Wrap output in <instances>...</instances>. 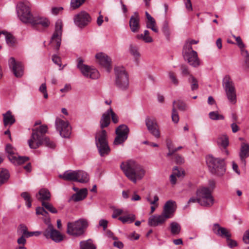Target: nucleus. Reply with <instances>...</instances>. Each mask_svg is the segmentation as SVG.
Wrapping results in <instances>:
<instances>
[{
	"instance_id": "56",
	"label": "nucleus",
	"mask_w": 249,
	"mask_h": 249,
	"mask_svg": "<svg viewBox=\"0 0 249 249\" xmlns=\"http://www.w3.org/2000/svg\"><path fill=\"white\" fill-rule=\"evenodd\" d=\"M232 36L235 39L237 42V45L240 48H243L245 47V45L242 42V39L240 36H236L234 35H232Z\"/></svg>"
},
{
	"instance_id": "25",
	"label": "nucleus",
	"mask_w": 249,
	"mask_h": 249,
	"mask_svg": "<svg viewBox=\"0 0 249 249\" xmlns=\"http://www.w3.org/2000/svg\"><path fill=\"white\" fill-rule=\"evenodd\" d=\"M128 52L133 57L134 62L137 64H139L141 56L139 47L136 45L130 44L129 46Z\"/></svg>"
},
{
	"instance_id": "18",
	"label": "nucleus",
	"mask_w": 249,
	"mask_h": 249,
	"mask_svg": "<svg viewBox=\"0 0 249 249\" xmlns=\"http://www.w3.org/2000/svg\"><path fill=\"white\" fill-rule=\"evenodd\" d=\"M176 208L175 201L169 200L164 204L161 213L168 219L173 217Z\"/></svg>"
},
{
	"instance_id": "42",
	"label": "nucleus",
	"mask_w": 249,
	"mask_h": 249,
	"mask_svg": "<svg viewBox=\"0 0 249 249\" xmlns=\"http://www.w3.org/2000/svg\"><path fill=\"white\" fill-rule=\"evenodd\" d=\"M146 27L151 29L155 33H158L159 32V29L155 19L147 21L146 22Z\"/></svg>"
},
{
	"instance_id": "34",
	"label": "nucleus",
	"mask_w": 249,
	"mask_h": 249,
	"mask_svg": "<svg viewBox=\"0 0 249 249\" xmlns=\"http://www.w3.org/2000/svg\"><path fill=\"white\" fill-rule=\"evenodd\" d=\"M170 229L172 234L176 235L179 234L181 231V226L178 223L174 221L171 222Z\"/></svg>"
},
{
	"instance_id": "23",
	"label": "nucleus",
	"mask_w": 249,
	"mask_h": 249,
	"mask_svg": "<svg viewBox=\"0 0 249 249\" xmlns=\"http://www.w3.org/2000/svg\"><path fill=\"white\" fill-rule=\"evenodd\" d=\"M129 25L132 32L138 33L140 28V18L138 12H135L130 18Z\"/></svg>"
},
{
	"instance_id": "26",
	"label": "nucleus",
	"mask_w": 249,
	"mask_h": 249,
	"mask_svg": "<svg viewBox=\"0 0 249 249\" xmlns=\"http://www.w3.org/2000/svg\"><path fill=\"white\" fill-rule=\"evenodd\" d=\"M240 159L244 165H246V158L249 157V144L245 143H242L241 146L240 152L239 154Z\"/></svg>"
},
{
	"instance_id": "8",
	"label": "nucleus",
	"mask_w": 249,
	"mask_h": 249,
	"mask_svg": "<svg viewBox=\"0 0 249 249\" xmlns=\"http://www.w3.org/2000/svg\"><path fill=\"white\" fill-rule=\"evenodd\" d=\"M196 195L198 197V204L201 206L211 207L214 203L212 192L208 187L199 188L196 191Z\"/></svg>"
},
{
	"instance_id": "57",
	"label": "nucleus",
	"mask_w": 249,
	"mask_h": 249,
	"mask_svg": "<svg viewBox=\"0 0 249 249\" xmlns=\"http://www.w3.org/2000/svg\"><path fill=\"white\" fill-rule=\"evenodd\" d=\"M52 60L55 64L58 65L59 67L61 66V58L57 55H53Z\"/></svg>"
},
{
	"instance_id": "12",
	"label": "nucleus",
	"mask_w": 249,
	"mask_h": 249,
	"mask_svg": "<svg viewBox=\"0 0 249 249\" xmlns=\"http://www.w3.org/2000/svg\"><path fill=\"white\" fill-rule=\"evenodd\" d=\"M77 66L82 74L87 78L96 79L100 76V74L96 69L84 64L83 61L81 58L78 59Z\"/></svg>"
},
{
	"instance_id": "59",
	"label": "nucleus",
	"mask_w": 249,
	"mask_h": 249,
	"mask_svg": "<svg viewBox=\"0 0 249 249\" xmlns=\"http://www.w3.org/2000/svg\"><path fill=\"white\" fill-rule=\"evenodd\" d=\"M104 22V16L101 14V11L99 12V16L97 18L96 23L98 26H101Z\"/></svg>"
},
{
	"instance_id": "54",
	"label": "nucleus",
	"mask_w": 249,
	"mask_h": 249,
	"mask_svg": "<svg viewBox=\"0 0 249 249\" xmlns=\"http://www.w3.org/2000/svg\"><path fill=\"white\" fill-rule=\"evenodd\" d=\"M226 242L228 246L230 248H233L238 245L237 242L235 240L231 239V237H228L226 239Z\"/></svg>"
},
{
	"instance_id": "29",
	"label": "nucleus",
	"mask_w": 249,
	"mask_h": 249,
	"mask_svg": "<svg viewBox=\"0 0 249 249\" xmlns=\"http://www.w3.org/2000/svg\"><path fill=\"white\" fill-rule=\"evenodd\" d=\"M88 195V190L87 188L80 189L78 192L73 194L71 199L75 202L79 201L85 199Z\"/></svg>"
},
{
	"instance_id": "15",
	"label": "nucleus",
	"mask_w": 249,
	"mask_h": 249,
	"mask_svg": "<svg viewBox=\"0 0 249 249\" xmlns=\"http://www.w3.org/2000/svg\"><path fill=\"white\" fill-rule=\"evenodd\" d=\"M129 129L124 124L119 126L116 129V137L114 141L115 145H119L123 143L126 140L128 137Z\"/></svg>"
},
{
	"instance_id": "30",
	"label": "nucleus",
	"mask_w": 249,
	"mask_h": 249,
	"mask_svg": "<svg viewBox=\"0 0 249 249\" xmlns=\"http://www.w3.org/2000/svg\"><path fill=\"white\" fill-rule=\"evenodd\" d=\"M77 181L81 183H85L89 181V176L88 174L83 171L78 170L77 171Z\"/></svg>"
},
{
	"instance_id": "27",
	"label": "nucleus",
	"mask_w": 249,
	"mask_h": 249,
	"mask_svg": "<svg viewBox=\"0 0 249 249\" xmlns=\"http://www.w3.org/2000/svg\"><path fill=\"white\" fill-rule=\"evenodd\" d=\"M37 199L41 201L42 203L45 201H48L50 199L51 194L48 190L46 189H40L36 195Z\"/></svg>"
},
{
	"instance_id": "44",
	"label": "nucleus",
	"mask_w": 249,
	"mask_h": 249,
	"mask_svg": "<svg viewBox=\"0 0 249 249\" xmlns=\"http://www.w3.org/2000/svg\"><path fill=\"white\" fill-rule=\"evenodd\" d=\"M42 206L46 209L53 213H57V210L52 205V204L47 202H43Z\"/></svg>"
},
{
	"instance_id": "63",
	"label": "nucleus",
	"mask_w": 249,
	"mask_h": 249,
	"mask_svg": "<svg viewBox=\"0 0 249 249\" xmlns=\"http://www.w3.org/2000/svg\"><path fill=\"white\" fill-rule=\"evenodd\" d=\"M108 221L105 219H101L99 221V225L100 226L103 228L104 230H105L107 226Z\"/></svg>"
},
{
	"instance_id": "10",
	"label": "nucleus",
	"mask_w": 249,
	"mask_h": 249,
	"mask_svg": "<svg viewBox=\"0 0 249 249\" xmlns=\"http://www.w3.org/2000/svg\"><path fill=\"white\" fill-rule=\"evenodd\" d=\"M223 86L225 89L228 100L231 104L236 102V95L234 86L231 79L229 76H226L223 79Z\"/></svg>"
},
{
	"instance_id": "52",
	"label": "nucleus",
	"mask_w": 249,
	"mask_h": 249,
	"mask_svg": "<svg viewBox=\"0 0 249 249\" xmlns=\"http://www.w3.org/2000/svg\"><path fill=\"white\" fill-rule=\"evenodd\" d=\"M39 90L43 94L44 98L45 99L48 98V95L47 91V88L46 84L43 83L41 85L39 88Z\"/></svg>"
},
{
	"instance_id": "6",
	"label": "nucleus",
	"mask_w": 249,
	"mask_h": 249,
	"mask_svg": "<svg viewBox=\"0 0 249 249\" xmlns=\"http://www.w3.org/2000/svg\"><path fill=\"white\" fill-rule=\"evenodd\" d=\"M88 226L87 220L83 218L73 222H69L67 223V233L73 236H80L84 233Z\"/></svg>"
},
{
	"instance_id": "2",
	"label": "nucleus",
	"mask_w": 249,
	"mask_h": 249,
	"mask_svg": "<svg viewBox=\"0 0 249 249\" xmlns=\"http://www.w3.org/2000/svg\"><path fill=\"white\" fill-rule=\"evenodd\" d=\"M17 13L19 20L25 24H30L32 26L41 25L43 27L49 26L50 22L48 19L38 16H34L29 2H19L16 7Z\"/></svg>"
},
{
	"instance_id": "58",
	"label": "nucleus",
	"mask_w": 249,
	"mask_h": 249,
	"mask_svg": "<svg viewBox=\"0 0 249 249\" xmlns=\"http://www.w3.org/2000/svg\"><path fill=\"white\" fill-rule=\"evenodd\" d=\"M162 31L165 35H168L169 34V28L168 23L167 21H164L163 23Z\"/></svg>"
},
{
	"instance_id": "19",
	"label": "nucleus",
	"mask_w": 249,
	"mask_h": 249,
	"mask_svg": "<svg viewBox=\"0 0 249 249\" xmlns=\"http://www.w3.org/2000/svg\"><path fill=\"white\" fill-rule=\"evenodd\" d=\"M43 235L47 239L51 238L55 242H59L63 240L62 235L53 227L50 229H46L43 232Z\"/></svg>"
},
{
	"instance_id": "22",
	"label": "nucleus",
	"mask_w": 249,
	"mask_h": 249,
	"mask_svg": "<svg viewBox=\"0 0 249 249\" xmlns=\"http://www.w3.org/2000/svg\"><path fill=\"white\" fill-rule=\"evenodd\" d=\"M95 57L99 64L106 68L107 71L109 72L111 68L110 58L106 54L103 53H97Z\"/></svg>"
},
{
	"instance_id": "21",
	"label": "nucleus",
	"mask_w": 249,
	"mask_h": 249,
	"mask_svg": "<svg viewBox=\"0 0 249 249\" xmlns=\"http://www.w3.org/2000/svg\"><path fill=\"white\" fill-rule=\"evenodd\" d=\"M167 220L162 213L154 214L149 217L148 224L152 227L161 226L164 224Z\"/></svg>"
},
{
	"instance_id": "37",
	"label": "nucleus",
	"mask_w": 249,
	"mask_h": 249,
	"mask_svg": "<svg viewBox=\"0 0 249 249\" xmlns=\"http://www.w3.org/2000/svg\"><path fill=\"white\" fill-rule=\"evenodd\" d=\"M3 35L5 36L7 44L9 46H13L16 42V39L14 36L6 31H5Z\"/></svg>"
},
{
	"instance_id": "1",
	"label": "nucleus",
	"mask_w": 249,
	"mask_h": 249,
	"mask_svg": "<svg viewBox=\"0 0 249 249\" xmlns=\"http://www.w3.org/2000/svg\"><path fill=\"white\" fill-rule=\"evenodd\" d=\"M112 109L110 108L104 113L100 121L101 130L97 131L95 135V143L100 155L104 157L108 155L110 149L107 141V134L103 128L107 127L110 122V112Z\"/></svg>"
},
{
	"instance_id": "14",
	"label": "nucleus",
	"mask_w": 249,
	"mask_h": 249,
	"mask_svg": "<svg viewBox=\"0 0 249 249\" xmlns=\"http://www.w3.org/2000/svg\"><path fill=\"white\" fill-rule=\"evenodd\" d=\"M55 125L56 130L59 132L60 135L63 138H69L71 134V127L67 121L57 118L55 120Z\"/></svg>"
},
{
	"instance_id": "20",
	"label": "nucleus",
	"mask_w": 249,
	"mask_h": 249,
	"mask_svg": "<svg viewBox=\"0 0 249 249\" xmlns=\"http://www.w3.org/2000/svg\"><path fill=\"white\" fill-rule=\"evenodd\" d=\"M184 59L187 61L188 63L194 67H198L200 65L197 53L196 51H192L191 53H186L183 55Z\"/></svg>"
},
{
	"instance_id": "53",
	"label": "nucleus",
	"mask_w": 249,
	"mask_h": 249,
	"mask_svg": "<svg viewBox=\"0 0 249 249\" xmlns=\"http://www.w3.org/2000/svg\"><path fill=\"white\" fill-rule=\"evenodd\" d=\"M27 231V227L24 224H20L18 226V232L21 234L22 236H25Z\"/></svg>"
},
{
	"instance_id": "9",
	"label": "nucleus",
	"mask_w": 249,
	"mask_h": 249,
	"mask_svg": "<svg viewBox=\"0 0 249 249\" xmlns=\"http://www.w3.org/2000/svg\"><path fill=\"white\" fill-rule=\"evenodd\" d=\"M5 151L8 159L15 165L22 164L29 160L27 157L18 156L17 150L10 144H7L6 145Z\"/></svg>"
},
{
	"instance_id": "28",
	"label": "nucleus",
	"mask_w": 249,
	"mask_h": 249,
	"mask_svg": "<svg viewBox=\"0 0 249 249\" xmlns=\"http://www.w3.org/2000/svg\"><path fill=\"white\" fill-rule=\"evenodd\" d=\"M76 176L77 171L68 170L63 175H60L59 177L66 180L77 181Z\"/></svg>"
},
{
	"instance_id": "55",
	"label": "nucleus",
	"mask_w": 249,
	"mask_h": 249,
	"mask_svg": "<svg viewBox=\"0 0 249 249\" xmlns=\"http://www.w3.org/2000/svg\"><path fill=\"white\" fill-rule=\"evenodd\" d=\"M175 161L176 163L181 164L184 162V159L182 156L178 154H175Z\"/></svg>"
},
{
	"instance_id": "49",
	"label": "nucleus",
	"mask_w": 249,
	"mask_h": 249,
	"mask_svg": "<svg viewBox=\"0 0 249 249\" xmlns=\"http://www.w3.org/2000/svg\"><path fill=\"white\" fill-rule=\"evenodd\" d=\"M113 213L112 214V217L113 218H116L118 216L121 215L123 213L126 214V213H124L123 209H118L116 208H113Z\"/></svg>"
},
{
	"instance_id": "48",
	"label": "nucleus",
	"mask_w": 249,
	"mask_h": 249,
	"mask_svg": "<svg viewBox=\"0 0 249 249\" xmlns=\"http://www.w3.org/2000/svg\"><path fill=\"white\" fill-rule=\"evenodd\" d=\"M192 51H195L193 50L192 44L186 40L183 48V55H184L186 52L189 53H191Z\"/></svg>"
},
{
	"instance_id": "47",
	"label": "nucleus",
	"mask_w": 249,
	"mask_h": 249,
	"mask_svg": "<svg viewBox=\"0 0 249 249\" xmlns=\"http://www.w3.org/2000/svg\"><path fill=\"white\" fill-rule=\"evenodd\" d=\"M168 76L171 82L175 86H178V80L176 77V74L173 71H169L168 72Z\"/></svg>"
},
{
	"instance_id": "45",
	"label": "nucleus",
	"mask_w": 249,
	"mask_h": 249,
	"mask_svg": "<svg viewBox=\"0 0 249 249\" xmlns=\"http://www.w3.org/2000/svg\"><path fill=\"white\" fill-rule=\"evenodd\" d=\"M86 0H71V6L72 9H76L82 5Z\"/></svg>"
},
{
	"instance_id": "16",
	"label": "nucleus",
	"mask_w": 249,
	"mask_h": 249,
	"mask_svg": "<svg viewBox=\"0 0 249 249\" xmlns=\"http://www.w3.org/2000/svg\"><path fill=\"white\" fill-rule=\"evenodd\" d=\"M145 124L148 130L153 136L157 139L160 137V132L155 119L148 117L146 118L145 119Z\"/></svg>"
},
{
	"instance_id": "17",
	"label": "nucleus",
	"mask_w": 249,
	"mask_h": 249,
	"mask_svg": "<svg viewBox=\"0 0 249 249\" xmlns=\"http://www.w3.org/2000/svg\"><path fill=\"white\" fill-rule=\"evenodd\" d=\"M9 65L15 75L17 77H20L23 74V66L21 62L16 61L14 57L9 59Z\"/></svg>"
},
{
	"instance_id": "4",
	"label": "nucleus",
	"mask_w": 249,
	"mask_h": 249,
	"mask_svg": "<svg viewBox=\"0 0 249 249\" xmlns=\"http://www.w3.org/2000/svg\"><path fill=\"white\" fill-rule=\"evenodd\" d=\"M206 161L209 171L217 176H223L226 172L225 163L223 159L216 158L209 155L206 158Z\"/></svg>"
},
{
	"instance_id": "33",
	"label": "nucleus",
	"mask_w": 249,
	"mask_h": 249,
	"mask_svg": "<svg viewBox=\"0 0 249 249\" xmlns=\"http://www.w3.org/2000/svg\"><path fill=\"white\" fill-rule=\"evenodd\" d=\"M135 215L133 213H129L124 216H120L118 219L123 223H131L135 220Z\"/></svg>"
},
{
	"instance_id": "46",
	"label": "nucleus",
	"mask_w": 249,
	"mask_h": 249,
	"mask_svg": "<svg viewBox=\"0 0 249 249\" xmlns=\"http://www.w3.org/2000/svg\"><path fill=\"white\" fill-rule=\"evenodd\" d=\"M43 144H44L46 146L52 149L54 148L55 147V143L54 142L47 137H44Z\"/></svg>"
},
{
	"instance_id": "64",
	"label": "nucleus",
	"mask_w": 249,
	"mask_h": 249,
	"mask_svg": "<svg viewBox=\"0 0 249 249\" xmlns=\"http://www.w3.org/2000/svg\"><path fill=\"white\" fill-rule=\"evenodd\" d=\"M17 242L19 245H24L26 242L25 236L22 235L18 239Z\"/></svg>"
},
{
	"instance_id": "51",
	"label": "nucleus",
	"mask_w": 249,
	"mask_h": 249,
	"mask_svg": "<svg viewBox=\"0 0 249 249\" xmlns=\"http://www.w3.org/2000/svg\"><path fill=\"white\" fill-rule=\"evenodd\" d=\"M172 119L175 123H178L179 121V116L176 108L173 107L172 113Z\"/></svg>"
},
{
	"instance_id": "40",
	"label": "nucleus",
	"mask_w": 249,
	"mask_h": 249,
	"mask_svg": "<svg viewBox=\"0 0 249 249\" xmlns=\"http://www.w3.org/2000/svg\"><path fill=\"white\" fill-rule=\"evenodd\" d=\"M188 81L191 84V88L192 90H195L198 89V81L197 79L192 75H190Z\"/></svg>"
},
{
	"instance_id": "3",
	"label": "nucleus",
	"mask_w": 249,
	"mask_h": 249,
	"mask_svg": "<svg viewBox=\"0 0 249 249\" xmlns=\"http://www.w3.org/2000/svg\"><path fill=\"white\" fill-rule=\"evenodd\" d=\"M120 167L127 178L134 183L142 179L146 174L144 167L132 160L122 162Z\"/></svg>"
},
{
	"instance_id": "11",
	"label": "nucleus",
	"mask_w": 249,
	"mask_h": 249,
	"mask_svg": "<svg viewBox=\"0 0 249 249\" xmlns=\"http://www.w3.org/2000/svg\"><path fill=\"white\" fill-rule=\"evenodd\" d=\"M63 23L61 20L58 19L55 24V30L50 41L51 45L57 50L59 49L61 43Z\"/></svg>"
},
{
	"instance_id": "60",
	"label": "nucleus",
	"mask_w": 249,
	"mask_h": 249,
	"mask_svg": "<svg viewBox=\"0 0 249 249\" xmlns=\"http://www.w3.org/2000/svg\"><path fill=\"white\" fill-rule=\"evenodd\" d=\"M63 8L62 7H53L51 10V13L52 14L54 15H57L60 12L62 11L63 10Z\"/></svg>"
},
{
	"instance_id": "43",
	"label": "nucleus",
	"mask_w": 249,
	"mask_h": 249,
	"mask_svg": "<svg viewBox=\"0 0 249 249\" xmlns=\"http://www.w3.org/2000/svg\"><path fill=\"white\" fill-rule=\"evenodd\" d=\"M209 117L213 120H224V116L219 114L217 111H212L209 113Z\"/></svg>"
},
{
	"instance_id": "13",
	"label": "nucleus",
	"mask_w": 249,
	"mask_h": 249,
	"mask_svg": "<svg viewBox=\"0 0 249 249\" xmlns=\"http://www.w3.org/2000/svg\"><path fill=\"white\" fill-rule=\"evenodd\" d=\"M92 20L90 15L85 11H82L73 17L74 24L79 28H83L87 26Z\"/></svg>"
},
{
	"instance_id": "31",
	"label": "nucleus",
	"mask_w": 249,
	"mask_h": 249,
	"mask_svg": "<svg viewBox=\"0 0 249 249\" xmlns=\"http://www.w3.org/2000/svg\"><path fill=\"white\" fill-rule=\"evenodd\" d=\"M15 122L13 115H12L10 111H8L3 114V122L5 125L12 124Z\"/></svg>"
},
{
	"instance_id": "38",
	"label": "nucleus",
	"mask_w": 249,
	"mask_h": 249,
	"mask_svg": "<svg viewBox=\"0 0 249 249\" xmlns=\"http://www.w3.org/2000/svg\"><path fill=\"white\" fill-rule=\"evenodd\" d=\"M8 171L5 169H0V185L4 183L9 178Z\"/></svg>"
},
{
	"instance_id": "41",
	"label": "nucleus",
	"mask_w": 249,
	"mask_h": 249,
	"mask_svg": "<svg viewBox=\"0 0 249 249\" xmlns=\"http://www.w3.org/2000/svg\"><path fill=\"white\" fill-rule=\"evenodd\" d=\"M21 196L25 200L27 207L30 208L32 206V201L30 194L27 192H24L21 194Z\"/></svg>"
},
{
	"instance_id": "24",
	"label": "nucleus",
	"mask_w": 249,
	"mask_h": 249,
	"mask_svg": "<svg viewBox=\"0 0 249 249\" xmlns=\"http://www.w3.org/2000/svg\"><path fill=\"white\" fill-rule=\"evenodd\" d=\"M212 231L216 235L222 238L231 237V234L230 231L226 228L221 227L219 224L215 223L213 225Z\"/></svg>"
},
{
	"instance_id": "5",
	"label": "nucleus",
	"mask_w": 249,
	"mask_h": 249,
	"mask_svg": "<svg viewBox=\"0 0 249 249\" xmlns=\"http://www.w3.org/2000/svg\"><path fill=\"white\" fill-rule=\"evenodd\" d=\"M48 131L46 125H41L38 127L32 129L30 138L28 141L29 146L31 149H36L43 144L44 135Z\"/></svg>"
},
{
	"instance_id": "35",
	"label": "nucleus",
	"mask_w": 249,
	"mask_h": 249,
	"mask_svg": "<svg viewBox=\"0 0 249 249\" xmlns=\"http://www.w3.org/2000/svg\"><path fill=\"white\" fill-rule=\"evenodd\" d=\"M80 249H95L96 247L93 244L92 241L90 239L87 241H83L80 242Z\"/></svg>"
},
{
	"instance_id": "39",
	"label": "nucleus",
	"mask_w": 249,
	"mask_h": 249,
	"mask_svg": "<svg viewBox=\"0 0 249 249\" xmlns=\"http://www.w3.org/2000/svg\"><path fill=\"white\" fill-rule=\"evenodd\" d=\"M173 107L177 108L180 111H185L187 109L186 104L181 100L174 101L173 102Z\"/></svg>"
},
{
	"instance_id": "32",
	"label": "nucleus",
	"mask_w": 249,
	"mask_h": 249,
	"mask_svg": "<svg viewBox=\"0 0 249 249\" xmlns=\"http://www.w3.org/2000/svg\"><path fill=\"white\" fill-rule=\"evenodd\" d=\"M136 37L138 39L142 40L146 43H151L153 41L148 30H144L143 34L137 35Z\"/></svg>"
},
{
	"instance_id": "61",
	"label": "nucleus",
	"mask_w": 249,
	"mask_h": 249,
	"mask_svg": "<svg viewBox=\"0 0 249 249\" xmlns=\"http://www.w3.org/2000/svg\"><path fill=\"white\" fill-rule=\"evenodd\" d=\"M243 240L245 244H249V230L245 231L243 237Z\"/></svg>"
},
{
	"instance_id": "36",
	"label": "nucleus",
	"mask_w": 249,
	"mask_h": 249,
	"mask_svg": "<svg viewBox=\"0 0 249 249\" xmlns=\"http://www.w3.org/2000/svg\"><path fill=\"white\" fill-rule=\"evenodd\" d=\"M217 144L224 148H226L229 145L228 137L225 135L219 136L217 139Z\"/></svg>"
},
{
	"instance_id": "62",
	"label": "nucleus",
	"mask_w": 249,
	"mask_h": 249,
	"mask_svg": "<svg viewBox=\"0 0 249 249\" xmlns=\"http://www.w3.org/2000/svg\"><path fill=\"white\" fill-rule=\"evenodd\" d=\"M146 200L150 203L151 205H154L157 203V202L159 201V197L157 195H155L154 196V200H151L150 198L148 197H146Z\"/></svg>"
},
{
	"instance_id": "50",
	"label": "nucleus",
	"mask_w": 249,
	"mask_h": 249,
	"mask_svg": "<svg viewBox=\"0 0 249 249\" xmlns=\"http://www.w3.org/2000/svg\"><path fill=\"white\" fill-rule=\"evenodd\" d=\"M173 174L178 178H183L185 175V173L183 170H179L177 167L174 168Z\"/></svg>"
},
{
	"instance_id": "7",
	"label": "nucleus",
	"mask_w": 249,
	"mask_h": 249,
	"mask_svg": "<svg viewBox=\"0 0 249 249\" xmlns=\"http://www.w3.org/2000/svg\"><path fill=\"white\" fill-rule=\"evenodd\" d=\"M115 85L120 90H125L129 85V78L125 68L123 66H117L114 69Z\"/></svg>"
}]
</instances>
